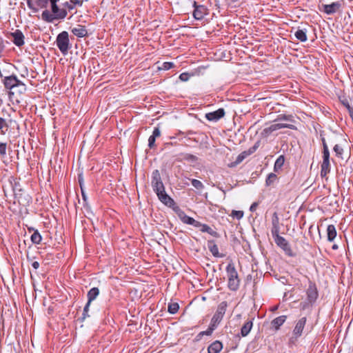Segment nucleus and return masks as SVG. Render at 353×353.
<instances>
[{
    "instance_id": "obj_1",
    "label": "nucleus",
    "mask_w": 353,
    "mask_h": 353,
    "mask_svg": "<svg viewBox=\"0 0 353 353\" xmlns=\"http://www.w3.org/2000/svg\"><path fill=\"white\" fill-rule=\"evenodd\" d=\"M152 187L156 192L159 199L165 205L170 207L174 202L165 192L161 177L158 170H155L152 174Z\"/></svg>"
},
{
    "instance_id": "obj_2",
    "label": "nucleus",
    "mask_w": 353,
    "mask_h": 353,
    "mask_svg": "<svg viewBox=\"0 0 353 353\" xmlns=\"http://www.w3.org/2000/svg\"><path fill=\"white\" fill-rule=\"evenodd\" d=\"M59 0H28V7L34 10L37 11L39 8H46L48 2L51 4L52 12L57 17L65 18L67 15V12L65 10L59 9L57 6V2Z\"/></svg>"
},
{
    "instance_id": "obj_3",
    "label": "nucleus",
    "mask_w": 353,
    "mask_h": 353,
    "mask_svg": "<svg viewBox=\"0 0 353 353\" xmlns=\"http://www.w3.org/2000/svg\"><path fill=\"white\" fill-rule=\"evenodd\" d=\"M226 272L228 279V288L232 291L238 290L240 284V279L237 271L232 263H229L226 267Z\"/></svg>"
},
{
    "instance_id": "obj_4",
    "label": "nucleus",
    "mask_w": 353,
    "mask_h": 353,
    "mask_svg": "<svg viewBox=\"0 0 353 353\" xmlns=\"http://www.w3.org/2000/svg\"><path fill=\"white\" fill-rule=\"evenodd\" d=\"M323 152V163L321 164V175L325 176L330 172V152L325 139H322Z\"/></svg>"
},
{
    "instance_id": "obj_5",
    "label": "nucleus",
    "mask_w": 353,
    "mask_h": 353,
    "mask_svg": "<svg viewBox=\"0 0 353 353\" xmlns=\"http://www.w3.org/2000/svg\"><path fill=\"white\" fill-rule=\"evenodd\" d=\"M57 46L63 54H66L69 48L68 33L65 31L61 32L57 37Z\"/></svg>"
},
{
    "instance_id": "obj_6",
    "label": "nucleus",
    "mask_w": 353,
    "mask_h": 353,
    "mask_svg": "<svg viewBox=\"0 0 353 353\" xmlns=\"http://www.w3.org/2000/svg\"><path fill=\"white\" fill-rule=\"evenodd\" d=\"M227 306L228 304L225 301H223L219 305L216 312L212 316L210 322L212 323V326H217V325L221 321L225 313Z\"/></svg>"
},
{
    "instance_id": "obj_7",
    "label": "nucleus",
    "mask_w": 353,
    "mask_h": 353,
    "mask_svg": "<svg viewBox=\"0 0 353 353\" xmlns=\"http://www.w3.org/2000/svg\"><path fill=\"white\" fill-rule=\"evenodd\" d=\"M272 235L276 245L283 249L287 254L292 256V251L287 240L283 236H279V233L272 234Z\"/></svg>"
},
{
    "instance_id": "obj_8",
    "label": "nucleus",
    "mask_w": 353,
    "mask_h": 353,
    "mask_svg": "<svg viewBox=\"0 0 353 353\" xmlns=\"http://www.w3.org/2000/svg\"><path fill=\"white\" fill-rule=\"evenodd\" d=\"M99 294V290L97 288H92L90 290L88 293V303L84 307L83 313V319H85L86 316H88V312L89 310L90 305L92 301H94Z\"/></svg>"
},
{
    "instance_id": "obj_9",
    "label": "nucleus",
    "mask_w": 353,
    "mask_h": 353,
    "mask_svg": "<svg viewBox=\"0 0 353 353\" xmlns=\"http://www.w3.org/2000/svg\"><path fill=\"white\" fill-rule=\"evenodd\" d=\"M193 6L194 7V10L193 12L194 17L197 20L202 19L207 14V9L205 7L203 6H197L196 1H194Z\"/></svg>"
},
{
    "instance_id": "obj_10",
    "label": "nucleus",
    "mask_w": 353,
    "mask_h": 353,
    "mask_svg": "<svg viewBox=\"0 0 353 353\" xmlns=\"http://www.w3.org/2000/svg\"><path fill=\"white\" fill-rule=\"evenodd\" d=\"M225 115V110L223 108H219L217 110L212 112L207 113L205 118L210 121H216Z\"/></svg>"
},
{
    "instance_id": "obj_11",
    "label": "nucleus",
    "mask_w": 353,
    "mask_h": 353,
    "mask_svg": "<svg viewBox=\"0 0 353 353\" xmlns=\"http://www.w3.org/2000/svg\"><path fill=\"white\" fill-rule=\"evenodd\" d=\"M3 83L6 88L12 90L16 89V85L19 83V80L17 77L12 75L5 77Z\"/></svg>"
},
{
    "instance_id": "obj_12",
    "label": "nucleus",
    "mask_w": 353,
    "mask_h": 353,
    "mask_svg": "<svg viewBox=\"0 0 353 353\" xmlns=\"http://www.w3.org/2000/svg\"><path fill=\"white\" fill-rule=\"evenodd\" d=\"M183 223L199 227L200 223L194 220L193 218L188 216L183 212H176Z\"/></svg>"
},
{
    "instance_id": "obj_13",
    "label": "nucleus",
    "mask_w": 353,
    "mask_h": 353,
    "mask_svg": "<svg viewBox=\"0 0 353 353\" xmlns=\"http://www.w3.org/2000/svg\"><path fill=\"white\" fill-rule=\"evenodd\" d=\"M306 321V317H302L296 323L295 327L293 330V334L294 335L296 336V337H299L302 334Z\"/></svg>"
},
{
    "instance_id": "obj_14",
    "label": "nucleus",
    "mask_w": 353,
    "mask_h": 353,
    "mask_svg": "<svg viewBox=\"0 0 353 353\" xmlns=\"http://www.w3.org/2000/svg\"><path fill=\"white\" fill-rule=\"evenodd\" d=\"M11 36L13 39V42L16 46H21L23 45L24 36L20 30H17L15 32L11 33Z\"/></svg>"
},
{
    "instance_id": "obj_15",
    "label": "nucleus",
    "mask_w": 353,
    "mask_h": 353,
    "mask_svg": "<svg viewBox=\"0 0 353 353\" xmlns=\"http://www.w3.org/2000/svg\"><path fill=\"white\" fill-rule=\"evenodd\" d=\"M341 7V4L339 2H334L331 4L324 5V12L328 14L335 13L337 12Z\"/></svg>"
},
{
    "instance_id": "obj_16",
    "label": "nucleus",
    "mask_w": 353,
    "mask_h": 353,
    "mask_svg": "<svg viewBox=\"0 0 353 353\" xmlns=\"http://www.w3.org/2000/svg\"><path fill=\"white\" fill-rule=\"evenodd\" d=\"M254 153V150H248L246 151H243L241 154L238 155V157L236 159V161L234 163H232L230 165V167L235 166L240 163H241L246 157H248L251 154Z\"/></svg>"
},
{
    "instance_id": "obj_17",
    "label": "nucleus",
    "mask_w": 353,
    "mask_h": 353,
    "mask_svg": "<svg viewBox=\"0 0 353 353\" xmlns=\"http://www.w3.org/2000/svg\"><path fill=\"white\" fill-rule=\"evenodd\" d=\"M307 295L310 302L314 301L318 296V292L316 288L313 285H310L307 290Z\"/></svg>"
},
{
    "instance_id": "obj_18",
    "label": "nucleus",
    "mask_w": 353,
    "mask_h": 353,
    "mask_svg": "<svg viewBox=\"0 0 353 353\" xmlns=\"http://www.w3.org/2000/svg\"><path fill=\"white\" fill-rule=\"evenodd\" d=\"M72 32L77 37H83L87 34V30L84 26L78 25L72 29Z\"/></svg>"
},
{
    "instance_id": "obj_19",
    "label": "nucleus",
    "mask_w": 353,
    "mask_h": 353,
    "mask_svg": "<svg viewBox=\"0 0 353 353\" xmlns=\"http://www.w3.org/2000/svg\"><path fill=\"white\" fill-rule=\"evenodd\" d=\"M222 348V343L219 341H216L208 347V353H219Z\"/></svg>"
},
{
    "instance_id": "obj_20",
    "label": "nucleus",
    "mask_w": 353,
    "mask_h": 353,
    "mask_svg": "<svg viewBox=\"0 0 353 353\" xmlns=\"http://www.w3.org/2000/svg\"><path fill=\"white\" fill-rule=\"evenodd\" d=\"M208 247L212 255L215 257H222L223 255L219 252L218 246L214 243L213 241H210L208 243Z\"/></svg>"
},
{
    "instance_id": "obj_21",
    "label": "nucleus",
    "mask_w": 353,
    "mask_h": 353,
    "mask_svg": "<svg viewBox=\"0 0 353 353\" xmlns=\"http://www.w3.org/2000/svg\"><path fill=\"white\" fill-rule=\"evenodd\" d=\"M272 234L279 233V219L276 212H274L272 216Z\"/></svg>"
},
{
    "instance_id": "obj_22",
    "label": "nucleus",
    "mask_w": 353,
    "mask_h": 353,
    "mask_svg": "<svg viewBox=\"0 0 353 353\" xmlns=\"http://www.w3.org/2000/svg\"><path fill=\"white\" fill-rule=\"evenodd\" d=\"M286 316L284 315L276 317L271 322V324L272 325L273 327H274L276 330H278L280 326H281L284 323V322L286 320Z\"/></svg>"
},
{
    "instance_id": "obj_23",
    "label": "nucleus",
    "mask_w": 353,
    "mask_h": 353,
    "mask_svg": "<svg viewBox=\"0 0 353 353\" xmlns=\"http://www.w3.org/2000/svg\"><path fill=\"white\" fill-rule=\"evenodd\" d=\"M252 321H249L245 323V324L243 325L241 330V334L242 336H246L248 335V334L252 330Z\"/></svg>"
},
{
    "instance_id": "obj_24",
    "label": "nucleus",
    "mask_w": 353,
    "mask_h": 353,
    "mask_svg": "<svg viewBox=\"0 0 353 353\" xmlns=\"http://www.w3.org/2000/svg\"><path fill=\"white\" fill-rule=\"evenodd\" d=\"M327 239L332 241L336 236V230L334 225H329L327 228Z\"/></svg>"
},
{
    "instance_id": "obj_25",
    "label": "nucleus",
    "mask_w": 353,
    "mask_h": 353,
    "mask_svg": "<svg viewBox=\"0 0 353 353\" xmlns=\"http://www.w3.org/2000/svg\"><path fill=\"white\" fill-rule=\"evenodd\" d=\"M272 126L274 128V130H278L281 128H290V129H295V126L292 124H288V123H276L274 124H272Z\"/></svg>"
},
{
    "instance_id": "obj_26",
    "label": "nucleus",
    "mask_w": 353,
    "mask_h": 353,
    "mask_svg": "<svg viewBox=\"0 0 353 353\" xmlns=\"http://www.w3.org/2000/svg\"><path fill=\"white\" fill-rule=\"evenodd\" d=\"M42 19L46 21L51 22L54 19H59V18L57 17L53 12H52V14H51V13H50V12L48 10H46L42 12Z\"/></svg>"
},
{
    "instance_id": "obj_27",
    "label": "nucleus",
    "mask_w": 353,
    "mask_h": 353,
    "mask_svg": "<svg viewBox=\"0 0 353 353\" xmlns=\"http://www.w3.org/2000/svg\"><path fill=\"white\" fill-rule=\"evenodd\" d=\"M294 35L296 38L301 41H305L307 40L306 32L303 30H296Z\"/></svg>"
},
{
    "instance_id": "obj_28",
    "label": "nucleus",
    "mask_w": 353,
    "mask_h": 353,
    "mask_svg": "<svg viewBox=\"0 0 353 353\" xmlns=\"http://www.w3.org/2000/svg\"><path fill=\"white\" fill-rule=\"evenodd\" d=\"M179 309V304L177 303H172L168 305V312L170 314H175Z\"/></svg>"
},
{
    "instance_id": "obj_29",
    "label": "nucleus",
    "mask_w": 353,
    "mask_h": 353,
    "mask_svg": "<svg viewBox=\"0 0 353 353\" xmlns=\"http://www.w3.org/2000/svg\"><path fill=\"white\" fill-rule=\"evenodd\" d=\"M284 157L283 156H280L274 163V170L276 171L278 169L281 168V167L283 165L284 163Z\"/></svg>"
},
{
    "instance_id": "obj_30",
    "label": "nucleus",
    "mask_w": 353,
    "mask_h": 353,
    "mask_svg": "<svg viewBox=\"0 0 353 353\" xmlns=\"http://www.w3.org/2000/svg\"><path fill=\"white\" fill-rule=\"evenodd\" d=\"M31 241H32V243L38 244L41 241V236L40 235V234L39 232H34L31 235Z\"/></svg>"
},
{
    "instance_id": "obj_31",
    "label": "nucleus",
    "mask_w": 353,
    "mask_h": 353,
    "mask_svg": "<svg viewBox=\"0 0 353 353\" xmlns=\"http://www.w3.org/2000/svg\"><path fill=\"white\" fill-rule=\"evenodd\" d=\"M191 183H192V185L195 188H196V189H198V190H201V189H203V183H202L200 181H199V180H197V179H192V181H191Z\"/></svg>"
},
{
    "instance_id": "obj_32",
    "label": "nucleus",
    "mask_w": 353,
    "mask_h": 353,
    "mask_svg": "<svg viewBox=\"0 0 353 353\" xmlns=\"http://www.w3.org/2000/svg\"><path fill=\"white\" fill-rule=\"evenodd\" d=\"M273 132H274V128L271 125L270 126L264 128L261 134L265 137H268Z\"/></svg>"
},
{
    "instance_id": "obj_33",
    "label": "nucleus",
    "mask_w": 353,
    "mask_h": 353,
    "mask_svg": "<svg viewBox=\"0 0 353 353\" xmlns=\"http://www.w3.org/2000/svg\"><path fill=\"white\" fill-rule=\"evenodd\" d=\"M273 132H274V128L271 125L270 126L264 128L261 134L265 137H268Z\"/></svg>"
},
{
    "instance_id": "obj_34",
    "label": "nucleus",
    "mask_w": 353,
    "mask_h": 353,
    "mask_svg": "<svg viewBox=\"0 0 353 353\" xmlns=\"http://www.w3.org/2000/svg\"><path fill=\"white\" fill-rule=\"evenodd\" d=\"M273 132H274V128L271 125L270 126L264 128L261 134L265 137H268Z\"/></svg>"
},
{
    "instance_id": "obj_35",
    "label": "nucleus",
    "mask_w": 353,
    "mask_h": 353,
    "mask_svg": "<svg viewBox=\"0 0 353 353\" xmlns=\"http://www.w3.org/2000/svg\"><path fill=\"white\" fill-rule=\"evenodd\" d=\"M334 151L335 152L336 156L339 157H342L343 149L339 145L336 144L334 145Z\"/></svg>"
},
{
    "instance_id": "obj_36",
    "label": "nucleus",
    "mask_w": 353,
    "mask_h": 353,
    "mask_svg": "<svg viewBox=\"0 0 353 353\" xmlns=\"http://www.w3.org/2000/svg\"><path fill=\"white\" fill-rule=\"evenodd\" d=\"M231 216L233 217L236 218L237 219H240L243 216V211H236L233 210L231 213Z\"/></svg>"
},
{
    "instance_id": "obj_37",
    "label": "nucleus",
    "mask_w": 353,
    "mask_h": 353,
    "mask_svg": "<svg viewBox=\"0 0 353 353\" xmlns=\"http://www.w3.org/2000/svg\"><path fill=\"white\" fill-rule=\"evenodd\" d=\"M199 227H201V232H208V233H210V234H211V233H212V230L211 228H210V227H209L208 225H205V224L202 225V224H201V223H200V225H199Z\"/></svg>"
},
{
    "instance_id": "obj_38",
    "label": "nucleus",
    "mask_w": 353,
    "mask_h": 353,
    "mask_svg": "<svg viewBox=\"0 0 353 353\" xmlns=\"http://www.w3.org/2000/svg\"><path fill=\"white\" fill-rule=\"evenodd\" d=\"M16 89H18V91L22 93L26 90V85L19 81V83L16 85Z\"/></svg>"
},
{
    "instance_id": "obj_39",
    "label": "nucleus",
    "mask_w": 353,
    "mask_h": 353,
    "mask_svg": "<svg viewBox=\"0 0 353 353\" xmlns=\"http://www.w3.org/2000/svg\"><path fill=\"white\" fill-rule=\"evenodd\" d=\"M276 178V175L275 174L271 173L268 175V177L266 180V183L270 185L272 182H273Z\"/></svg>"
},
{
    "instance_id": "obj_40",
    "label": "nucleus",
    "mask_w": 353,
    "mask_h": 353,
    "mask_svg": "<svg viewBox=\"0 0 353 353\" xmlns=\"http://www.w3.org/2000/svg\"><path fill=\"white\" fill-rule=\"evenodd\" d=\"M216 327V326H212V323H210L209 328L206 331L202 332V334L205 335H210Z\"/></svg>"
},
{
    "instance_id": "obj_41",
    "label": "nucleus",
    "mask_w": 353,
    "mask_h": 353,
    "mask_svg": "<svg viewBox=\"0 0 353 353\" xmlns=\"http://www.w3.org/2000/svg\"><path fill=\"white\" fill-rule=\"evenodd\" d=\"M173 63L171 62H165L163 63V66L161 68V69L163 70H169L173 67Z\"/></svg>"
},
{
    "instance_id": "obj_42",
    "label": "nucleus",
    "mask_w": 353,
    "mask_h": 353,
    "mask_svg": "<svg viewBox=\"0 0 353 353\" xmlns=\"http://www.w3.org/2000/svg\"><path fill=\"white\" fill-rule=\"evenodd\" d=\"M6 153V144L3 143H0V154L4 156Z\"/></svg>"
},
{
    "instance_id": "obj_43",
    "label": "nucleus",
    "mask_w": 353,
    "mask_h": 353,
    "mask_svg": "<svg viewBox=\"0 0 353 353\" xmlns=\"http://www.w3.org/2000/svg\"><path fill=\"white\" fill-rule=\"evenodd\" d=\"M155 140L156 139L154 137L150 136L148 139V146L150 148H152L155 145Z\"/></svg>"
},
{
    "instance_id": "obj_44",
    "label": "nucleus",
    "mask_w": 353,
    "mask_h": 353,
    "mask_svg": "<svg viewBox=\"0 0 353 353\" xmlns=\"http://www.w3.org/2000/svg\"><path fill=\"white\" fill-rule=\"evenodd\" d=\"M190 78V74L188 73H182L179 76L180 80L182 81H187Z\"/></svg>"
},
{
    "instance_id": "obj_45",
    "label": "nucleus",
    "mask_w": 353,
    "mask_h": 353,
    "mask_svg": "<svg viewBox=\"0 0 353 353\" xmlns=\"http://www.w3.org/2000/svg\"><path fill=\"white\" fill-rule=\"evenodd\" d=\"M161 135V132L159 128H155L153 130L152 137H154L155 139L159 137Z\"/></svg>"
},
{
    "instance_id": "obj_46",
    "label": "nucleus",
    "mask_w": 353,
    "mask_h": 353,
    "mask_svg": "<svg viewBox=\"0 0 353 353\" xmlns=\"http://www.w3.org/2000/svg\"><path fill=\"white\" fill-rule=\"evenodd\" d=\"M70 3L74 6L78 5L79 6H82L83 1L82 0H70Z\"/></svg>"
},
{
    "instance_id": "obj_47",
    "label": "nucleus",
    "mask_w": 353,
    "mask_h": 353,
    "mask_svg": "<svg viewBox=\"0 0 353 353\" xmlns=\"http://www.w3.org/2000/svg\"><path fill=\"white\" fill-rule=\"evenodd\" d=\"M279 119H280V120H284V121H292V116H286V115H283V116H282Z\"/></svg>"
},
{
    "instance_id": "obj_48",
    "label": "nucleus",
    "mask_w": 353,
    "mask_h": 353,
    "mask_svg": "<svg viewBox=\"0 0 353 353\" xmlns=\"http://www.w3.org/2000/svg\"><path fill=\"white\" fill-rule=\"evenodd\" d=\"M6 126V120L0 117V130L3 129Z\"/></svg>"
},
{
    "instance_id": "obj_49",
    "label": "nucleus",
    "mask_w": 353,
    "mask_h": 353,
    "mask_svg": "<svg viewBox=\"0 0 353 353\" xmlns=\"http://www.w3.org/2000/svg\"><path fill=\"white\" fill-rule=\"evenodd\" d=\"M257 205H258L257 203H252V205L250 206V211L251 212L255 211L256 209Z\"/></svg>"
},
{
    "instance_id": "obj_50",
    "label": "nucleus",
    "mask_w": 353,
    "mask_h": 353,
    "mask_svg": "<svg viewBox=\"0 0 353 353\" xmlns=\"http://www.w3.org/2000/svg\"><path fill=\"white\" fill-rule=\"evenodd\" d=\"M32 265L34 269H38L39 267V263L37 261H34L32 263Z\"/></svg>"
},
{
    "instance_id": "obj_51",
    "label": "nucleus",
    "mask_w": 353,
    "mask_h": 353,
    "mask_svg": "<svg viewBox=\"0 0 353 353\" xmlns=\"http://www.w3.org/2000/svg\"><path fill=\"white\" fill-rule=\"evenodd\" d=\"M82 181H83L82 175L79 174V184H80V186H81V189H82Z\"/></svg>"
},
{
    "instance_id": "obj_52",
    "label": "nucleus",
    "mask_w": 353,
    "mask_h": 353,
    "mask_svg": "<svg viewBox=\"0 0 353 353\" xmlns=\"http://www.w3.org/2000/svg\"><path fill=\"white\" fill-rule=\"evenodd\" d=\"M66 6L68 8V9H70V10H72L74 8V6L73 4H72L71 3H67Z\"/></svg>"
},
{
    "instance_id": "obj_53",
    "label": "nucleus",
    "mask_w": 353,
    "mask_h": 353,
    "mask_svg": "<svg viewBox=\"0 0 353 353\" xmlns=\"http://www.w3.org/2000/svg\"><path fill=\"white\" fill-rule=\"evenodd\" d=\"M257 148H258V143H256L253 147L250 148L249 150H254V152Z\"/></svg>"
},
{
    "instance_id": "obj_54",
    "label": "nucleus",
    "mask_w": 353,
    "mask_h": 353,
    "mask_svg": "<svg viewBox=\"0 0 353 353\" xmlns=\"http://www.w3.org/2000/svg\"><path fill=\"white\" fill-rule=\"evenodd\" d=\"M81 191H82V196H83V199H84V200H85V194H84V192H83V189L81 190Z\"/></svg>"
},
{
    "instance_id": "obj_55",
    "label": "nucleus",
    "mask_w": 353,
    "mask_h": 353,
    "mask_svg": "<svg viewBox=\"0 0 353 353\" xmlns=\"http://www.w3.org/2000/svg\"><path fill=\"white\" fill-rule=\"evenodd\" d=\"M343 104L346 106V108H347V105H349L348 103H345L343 102Z\"/></svg>"
},
{
    "instance_id": "obj_56",
    "label": "nucleus",
    "mask_w": 353,
    "mask_h": 353,
    "mask_svg": "<svg viewBox=\"0 0 353 353\" xmlns=\"http://www.w3.org/2000/svg\"><path fill=\"white\" fill-rule=\"evenodd\" d=\"M337 248V246L336 245H333V249Z\"/></svg>"
},
{
    "instance_id": "obj_57",
    "label": "nucleus",
    "mask_w": 353,
    "mask_h": 353,
    "mask_svg": "<svg viewBox=\"0 0 353 353\" xmlns=\"http://www.w3.org/2000/svg\"><path fill=\"white\" fill-rule=\"evenodd\" d=\"M190 158H191V159H194V156H192V155H190Z\"/></svg>"
},
{
    "instance_id": "obj_58",
    "label": "nucleus",
    "mask_w": 353,
    "mask_h": 353,
    "mask_svg": "<svg viewBox=\"0 0 353 353\" xmlns=\"http://www.w3.org/2000/svg\"><path fill=\"white\" fill-rule=\"evenodd\" d=\"M2 104V100L0 99V105Z\"/></svg>"
}]
</instances>
